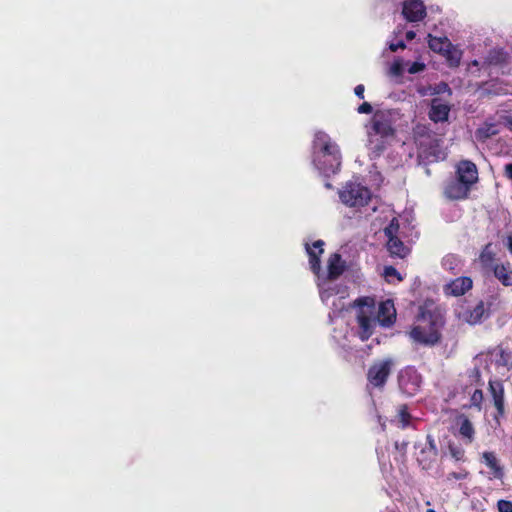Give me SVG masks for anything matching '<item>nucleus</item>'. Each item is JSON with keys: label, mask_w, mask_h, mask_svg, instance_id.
<instances>
[{"label": "nucleus", "mask_w": 512, "mask_h": 512, "mask_svg": "<svg viewBox=\"0 0 512 512\" xmlns=\"http://www.w3.org/2000/svg\"><path fill=\"white\" fill-rule=\"evenodd\" d=\"M313 164L325 175L336 174L341 167L339 146L324 132H318L313 141Z\"/></svg>", "instance_id": "1"}, {"label": "nucleus", "mask_w": 512, "mask_h": 512, "mask_svg": "<svg viewBox=\"0 0 512 512\" xmlns=\"http://www.w3.org/2000/svg\"><path fill=\"white\" fill-rule=\"evenodd\" d=\"M366 130L368 146L375 157L383 154L396 135L391 119L381 111L374 113Z\"/></svg>", "instance_id": "2"}, {"label": "nucleus", "mask_w": 512, "mask_h": 512, "mask_svg": "<svg viewBox=\"0 0 512 512\" xmlns=\"http://www.w3.org/2000/svg\"><path fill=\"white\" fill-rule=\"evenodd\" d=\"M496 253L493 243H487L481 250L477 261L484 270H493L495 278L505 287L512 286V268L510 262L495 264Z\"/></svg>", "instance_id": "3"}, {"label": "nucleus", "mask_w": 512, "mask_h": 512, "mask_svg": "<svg viewBox=\"0 0 512 512\" xmlns=\"http://www.w3.org/2000/svg\"><path fill=\"white\" fill-rule=\"evenodd\" d=\"M358 307L356 320L359 326L358 336L362 341H367L374 333L377 324L375 318V300L371 297H360L355 300Z\"/></svg>", "instance_id": "4"}, {"label": "nucleus", "mask_w": 512, "mask_h": 512, "mask_svg": "<svg viewBox=\"0 0 512 512\" xmlns=\"http://www.w3.org/2000/svg\"><path fill=\"white\" fill-rule=\"evenodd\" d=\"M339 197L348 207H364L371 199V191L360 183L348 182L340 190Z\"/></svg>", "instance_id": "5"}, {"label": "nucleus", "mask_w": 512, "mask_h": 512, "mask_svg": "<svg viewBox=\"0 0 512 512\" xmlns=\"http://www.w3.org/2000/svg\"><path fill=\"white\" fill-rule=\"evenodd\" d=\"M409 334L413 341L426 346H434L441 339V333L432 320L413 326Z\"/></svg>", "instance_id": "6"}, {"label": "nucleus", "mask_w": 512, "mask_h": 512, "mask_svg": "<svg viewBox=\"0 0 512 512\" xmlns=\"http://www.w3.org/2000/svg\"><path fill=\"white\" fill-rule=\"evenodd\" d=\"M394 361L386 358L374 362L367 371V381L373 388L382 389L392 372Z\"/></svg>", "instance_id": "7"}, {"label": "nucleus", "mask_w": 512, "mask_h": 512, "mask_svg": "<svg viewBox=\"0 0 512 512\" xmlns=\"http://www.w3.org/2000/svg\"><path fill=\"white\" fill-rule=\"evenodd\" d=\"M401 391L407 396H414L421 388L422 376L414 367H406L398 377Z\"/></svg>", "instance_id": "8"}, {"label": "nucleus", "mask_w": 512, "mask_h": 512, "mask_svg": "<svg viewBox=\"0 0 512 512\" xmlns=\"http://www.w3.org/2000/svg\"><path fill=\"white\" fill-rule=\"evenodd\" d=\"M488 390L492 397L493 405L496 408L494 420L500 424V418L505 416V389L501 380H489Z\"/></svg>", "instance_id": "9"}, {"label": "nucleus", "mask_w": 512, "mask_h": 512, "mask_svg": "<svg viewBox=\"0 0 512 512\" xmlns=\"http://www.w3.org/2000/svg\"><path fill=\"white\" fill-rule=\"evenodd\" d=\"M455 173L456 177L471 189L479 180L478 168L471 160L459 161L456 165Z\"/></svg>", "instance_id": "10"}, {"label": "nucleus", "mask_w": 512, "mask_h": 512, "mask_svg": "<svg viewBox=\"0 0 512 512\" xmlns=\"http://www.w3.org/2000/svg\"><path fill=\"white\" fill-rule=\"evenodd\" d=\"M471 188L462 183L457 177L447 181L443 188V195L452 201L465 200L469 197Z\"/></svg>", "instance_id": "11"}, {"label": "nucleus", "mask_w": 512, "mask_h": 512, "mask_svg": "<svg viewBox=\"0 0 512 512\" xmlns=\"http://www.w3.org/2000/svg\"><path fill=\"white\" fill-rule=\"evenodd\" d=\"M481 462L489 469L488 479L502 480L505 475L504 466L493 451H484L481 454Z\"/></svg>", "instance_id": "12"}, {"label": "nucleus", "mask_w": 512, "mask_h": 512, "mask_svg": "<svg viewBox=\"0 0 512 512\" xmlns=\"http://www.w3.org/2000/svg\"><path fill=\"white\" fill-rule=\"evenodd\" d=\"M402 14L408 22H419L427 12L422 0H407L403 3Z\"/></svg>", "instance_id": "13"}, {"label": "nucleus", "mask_w": 512, "mask_h": 512, "mask_svg": "<svg viewBox=\"0 0 512 512\" xmlns=\"http://www.w3.org/2000/svg\"><path fill=\"white\" fill-rule=\"evenodd\" d=\"M454 423L458 428V436L465 444H471L475 440V427L471 420L465 414H459L455 417Z\"/></svg>", "instance_id": "14"}, {"label": "nucleus", "mask_w": 512, "mask_h": 512, "mask_svg": "<svg viewBox=\"0 0 512 512\" xmlns=\"http://www.w3.org/2000/svg\"><path fill=\"white\" fill-rule=\"evenodd\" d=\"M324 241L323 240H317L315 241L312 246H310L308 243L305 244V249L309 257V265L311 271L319 276L321 272V255L324 252Z\"/></svg>", "instance_id": "15"}, {"label": "nucleus", "mask_w": 512, "mask_h": 512, "mask_svg": "<svg viewBox=\"0 0 512 512\" xmlns=\"http://www.w3.org/2000/svg\"><path fill=\"white\" fill-rule=\"evenodd\" d=\"M375 318L383 327H390L393 325L396 320V310L393 301L386 300L381 302Z\"/></svg>", "instance_id": "16"}, {"label": "nucleus", "mask_w": 512, "mask_h": 512, "mask_svg": "<svg viewBox=\"0 0 512 512\" xmlns=\"http://www.w3.org/2000/svg\"><path fill=\"white\" fill-rule=\"evenodd\" d=\"M473 281L470 277H458L445 285L444 291L448 295L455 297L464 295L467 291L472 289Z\"/></svg>", "instance_id": "17"}, {"label": "nucleus", "mask_w": 512, "mask_h": 512, "mask_svg": "<svg viewBox=\"0 0 512 512\" xmlns=\"http://www.w3.org/2000/svg\"><path fill=\"white\" fill-rule=\"evenodd\" d=\"M489 315V308H486L484 301L480 300L474 307L467 309L463 313V319L470 325H476L488 318Z\"/></svg>", "instance_id": "18"}, {"label": "nucleus", "mask_w": 512, "mask_h": 512, "mask_svg": "<svg viewBox=\"0 0 512 512\" xmlns=\"http://www.w3.org/2000/svg\"><path fill=\"white\" fill-rule=\"evenodd\" d=\"M346 270V262L339 253H333L329 256L327 263V280L334 281L338 279Z\"/></svg>", "instance_id": "19"}, {"label": "nucleus", "mask_w": 512, "mask_h": 512, "mask_svg": "<svg viewBox=\"0 0 512 512\" xmlns=\"http://www.w3.org/2000/svg\"><path fill=\"white\" fill-rule=\"evenodd\" d=\"M450 113V106L443 103L441 99L434 98L431 101V107L429 110V119L435 123L445 122L448 120Z\"/></svg>", "instance_id": "20"}, {"label": "nucleus", "mask_w": 512, "mask_h": 512, "mask_svg": "<svg viewBox=\"0 0 512 512\" xmlns=\"http://www.w3.org/2000/svg\"><path fill=\"white\" fill-rule=\"evenodd\" d=\"M428 46L432 51L446 55L450 52L452 43L447 37H435L429 34Z\"/></svg>", "instance_id": "21"}, {"label": "nucleus", "mask_w": 512, "mask_h": 512, "mask_svg": "<svg viewBox=\"0 0 512 512\" xmlns=\"http://www.w3.org/2000/svg\"><path fill=\"white\" fill-rule=\"evenodd\" d=\"M387 250L393 257L405 258L409 253L410 249L404 245L399 237L387 239Z\"/></svg>", "instance_id": "22"}, {"label": "nucleus", "mask_w": 512, "mask_h": 512, "mask_svg": "<svg viewBox=\"0 0 512 512\" xmlns=\"http://www.w3.org/2000/svg\"><path fill=\"white\" fill-rule=\"evenodd\" d=\"M498 133L499 129L496 123L484 122L480 127L476 129L475 138L479 142H485L487 139L497 135Z\"/></svg>", "instance_id": "23"}, {"label": "nucleus", "mask_w": 512, "mask_h": 512, "mask_svg": "<svg viewBox=\"0 0 512 512\" xmlns=\"http://www.w3.org/2000/svg\"><path fill=\"white\" fill-rule=\"evenodd\" d=\"M508 57V53L502 49L493 50L489 53L488 62L491 65H501L506 63Z\"/></svg>", "instance_id": "24"}, {"label": "nucleus", "mask_w": 512, "mask_h": 512, "mask_svg": "<svg viewBox=\"0 0 512 512\" xmlns=\"http://www.w3.org/2000/svg\"><path fill=\"white\" fill-rule=\"evenodd\" d=\"M460 262V259L458 256L453 254H448L442 259V266L445 270L451 271L453 274H456L455 272L456 268L458 267Z\"/></svg>", "instance_id": "25"}, {"label": "nucleus", "mask_w": 512, "mask_h": 512, "mask_svg": "<svg viewBox=\"0 0 512 512\" xmlns=\"http://www.w3.org/2000/svg\"><path fill=\"white\" fill-rule=\"evenodd\" d=\"M400 230V224L396 217L392 218L387 227L384 228V234L387 239H391L394 237H398V233Z\"/></svg>", "instance_id": "26"}, {"label": "nucleus", "mask_w": 512, "mask_h": 512, "mask_svg": "<svg viewBox=\"0 0 512 512\" xmlns=\"http://www.w3.org/2000/svg\"><path fill=\"white\" fill-rule=\"evenodd\" d=\"M448 450L452 458L456 461H465V450L454 443H449Z\"/></svg>", "instance_id": "27"}, {"label": "nucleus", "mask_w": 512, "mask_h": 512, "mask_svg": "<svg viewBox=\"0 0 512 512\" xmlns=\"http://www.w3.org/2000/svg\"><path fill=\"white\" fill-rule=\"evenodd\" d=\"M484 396L483 391L481 389H476L471 395V404L478 409H481V404L483 402Z\"/></svg>", "instance_id": "28"}, {"label": "nucleus", "mask_w": 512, "mask_h": 512, "mask_svg": "<svg viewBox=\"0 0 512 512\" xmlns=\"http://www.w3.org/2000/svg\"><path fill=\"white\" fill-rule=\"evenodd\" d=\"M384 276L386 278L395 277L398 281H402L403 280V278L400 275V273L393 266H386L384 268Z\"/></svg>", "instance_id": "29"}, {"label": "nucleus", "mask_w": 512, "mask_h": 512, "mask_svg": "<svg viewBox=\"0 0 512 512\" xmlns=\"http://www.w3.org/2000/svg\"><path fill=\"white\" fill-rule=\"evenodd\" d=\"M469 472L466 469H462L459 472H450L447 475L448 480H464L468 477Z\"/></svg>", "instance_id": "30"}, {"label": "nucleus", "mask_w": 512, "mask_h": 512, "mask_svg": "<svg viewBox=\"0 0 512 512\" xmlns=\"http://www.w3.org/2000/svg\"><path fill=\"white\" fill-rule=\"evenodd\" d=\"M497 507L499 512H512V502L509 500H499Z\"/></svg>", "instance_id": "31"}, {"label": "nucleus", "mask_w": 512, "mask_h": 512, "mask_svg": "<svg viewBox=\"0 0 512 512\" xmlns=\"http://www.w3.org/2000/svg\"><path fill=\"white\" fill-rule=\"evenodd\" d=\"M399 416L404 425H407L410 421L411 415L408 412L407 406L402 405L399 409Z\"/></svg>", "instance_id": "32"}, {"label": "nucleus", "mask_w": 512, "mask_h": 512, "mask_svg": "<svg viewBox=\"0 0 512 512\" xmlns=\"http://www.w3.org/2000/svg\"><path fill=\"white\" fill-rule=\"evenodd\" d=\"M425 69V64L422 62H413L410 67L408 68V72L410 74H416Z\"/></svg>", "instance_id": "33"}, {"label": "nucleus", "mask_w": 512, "mask_h": 512, "mask_svg": "<svg viewBox=\"0 0 512 512\" xmlns=\"http://www.w3.org/2000/svg\"><path fill=\"white\" fill-rule=\"evenodd\" d=\"M403 67L402 64L398 61H395L390 67V73L394 76L402 75Z\"/></svg>", "instance_id": "34"}, {"label": "nucleus", "mask_w": 512, "mask_h": 512, "mask_svg": "<svg viewBox=\"0 0 512 512\" xmlns=\"http://www.w3.org/2000/svg\"><path fill=\"white\" fill-rule=\"evenodd\" d=\"M373 108L369 102H363L357 108V112L359 114H370L372 113Z\"/></svg>", "instance_id": "35"}, {"label": "nucleus", "mask_w": 512, "mask_h": 512, "mask_svg": "<svg viewBox=\"0 0 512 512\" xmlns=\"http://www.w3.org/2000/svg\"><path fill=\"white\" fill-rule=\"evenodd\" d=\"M499 357V363L503 366H507L508 360L510 358V353L502 349L500 350Z\"/></svg>", "instance_id": "36"}, {"label": "nucleus", "mask_w": 512, "mask_h": 512, "mask_svg": "<svg viewBox=\"0 0 512 512\" xmlns=\"http://www.w3.org/2000/svg\"><path fill=\"white\" fill-rule=\"evenodd\" d=\"M427 444H428L430 451L433 453L434 456H436L438 453L437 446H436L434 438L430 435L427 436Z\"/></svg>", "instance_id": "37"}, {"label": "nucleus", "mask_w": 512, "mask_h": 512, "mask_svg": "<svg viewBox=\"0 0 512 512\" xmlns=\"http://www.w3.org/2000/svg\"><path fill=\"white\" fill-rule=\"evenodd\" d=\"M406 47L404 41L400 40L396 43H391L389 45V49L392 51V52H396L398 49H404Z\"/></svg>", "instance_id": "38"}, {"label": "nucleus", "mask_w": 512, "mask_h": 512, "mask_svg": "<svg viewBox=\"0 0 512 512\" xmlns=\"http://www.w3.org/2000/svg\"><path fill=\"white\" fill-rule=\"evenodd\" d=\"M364 92H365V87L363 84H359L355 87L354 89V93L355 95L360 98V99H363L364 98Z\"/></svg>", "instance_id": "39"}, {"label": "nucleus", "mask_w": 512, "mask_h": 512, "mask_svg": "<svg viewBox=\"0 0 512 512\" xmlns=\"http://www.w3.org/2000/svg\"><path fill=\"white\" fill-rule=\"evenodd\" d=\"M504 176L512 182V163L504 166Z\"/></svg>", "instance_id": "40"}, {"label": "nucleus", "mask_w": 512, "mask_h": 512, "mask_svg": "<svg viewBox=\"0 0 512 512\" xmlns=\"http://www.w3.org/2000/svg\"><path fill=\"white\" fill-rule=\"evenodd\" d=\"M405 36H406V39L408 41H411V40H413L416 37V33L414 31H412V30H409V31L406 32Z\"/></svg>", "instance_id": "41"}, {"label": "nucleus", "mask_w": 512, "mask_h": 512, "mask_svg": "<svg viewBox=\"0 0 512 512\" xmlns=\"http://www.w3.org/2000/svg\"><path fill=\"white\" fill-rule=\"evenodd\" d=\"M507 247H508L510 253L512 254V236H508V238H507Z\"/></svg>", "instance_id": "42"}, {"label": "nucleus", "mask_w": 512, "mask_h": 512, "mask_svg": "<svg viewBox=\"0 0 512 512\" xmlns=\"http://www.w3.org/2000/svg\"><path fill=\"white\" fill-rule=\"evenodd\" d=\"M427 512H436L434 509H428Z\"/></svg>", "instance_id": "43"}]
</instances>
